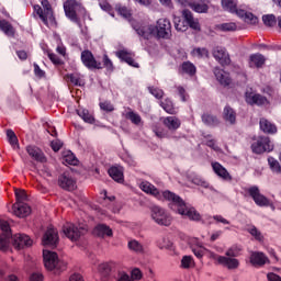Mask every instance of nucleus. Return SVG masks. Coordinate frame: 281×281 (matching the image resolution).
<instances>
[{
	"label": "nucleus",
	"instance_id": "nucleus-46",
	"mask_svg": "<svg viewBox=\"0 0 281 281\" xmlns=\"http://www.w3.org/2000/svg\"><path fill=\"white\" fill-rule=\"evenodd\" d=\"M180 267L181 269H192L194 267V258L192 256H183Z\"/></svg>",
	"mask_w": 281,
	"mask_h": 281
},
{
	"label": "nucleus",
	"instance_id": "nucleus-58",
	"mask_svg": "<svg viewBox=\"0 0 281 281\" xmlns=\"http://www.w3.org/2000/svg\"><path fill=\"white\" fill-rule=\"evenodd\" d=\"M101 10L104 12H108L110 16H115V13L113 12V7L106 1L100 2L99 3Z\"/></svg>",
	"mask_w": 281,
	"mask_h": 281
},
{
	"label": "nucleus",
	"instance_id": "nucleus-2",
	"mask_svg": "<svg viewBox=\"0 0 281 281\" xmlns=\"http://www.w3.org/2000/svg\"><path fill=\"white\" fill-rule=\"evenodd\" d=\"M162 196L166 201H171L172 205L177 206V212L181 216H187L190 221H201V214L194 207L188 209L186 201L181 196L171 191L162 192Z\"/></svg>",
	"mask_w": 281,
	"mask_h": 281
},
{
	"label": "nucleus",
	"instance_id": "nucleus-7",
	"mask_svg": "<svg viewBox=\"0 0 281 281\" xmlns=\"http://www.w3.org/2000/svg\"><path fill=\"white\" fill-rule=\"evenodd\" d=\"M151 218L164 227H170L172 225V216L169 215L161 206L151 207Z\"/></svg>",
	"mask_w": 281,
	"mask_h": 281
},
{
	"label": "nucleus",
	"instance_id": "nucleus-45",
	"mask_svg": "<svg viewBox=\"0 0 281 281\" xmlns=\"http://www.w3.org/2000/svg\"><path fill=\"white\" fill-rule=\"evenodd\" d=\"M126 120H130L132 124L139 126L142 124V116L133 111H130L125 115Z\"/></svg>",
	"mask_w": 281,
	"mask_h": 281
},
{
	"label": "nucleus",
	"instance_id": "nucleus-47",
	"mask_svg": "<svg viewBox=\"0 0 281 281\" xmlns=\"http://www.w3.org/2000/svg\"><path fill=\"white\" fill-rule=\"evenodd\" d=\"M102 69H106V71L113 72L115 70V66H113V61L109 58V55L104 54L102 59Z\"/></svg>",
	"mask_w": 281,
	"mask_h": 281
},
{
	"label": "nucleus",
	"instance_id": "nucleus-17",
	"mask_svg": "<svg viewBox=\"0 0 281 281\" xmlns=\"http://www.w3.org/2000/svg\"><path fill=\"white\" fill-rule=\"evenodd\" d=\"M26 153L37 164H47V156L43 153V149L37 147L36 145L26 146Z\"/></svg>",
	"mask_w": 281,
	"mask_h": 281
},
{
	"label": "nucleus",
	"instance_id": "nucleus-19",
	"mask_svg": "<svg viewBox=\"0 0 281 281\" xmlns=\"http://www.w3.org/2000/svg\"><path fill=\"white\" fill-rule=\"evenodd\" d=\"M13 213L19 218H25L32 214V207L25 202H15L12 206Z\"/></svg>",
	"mask_w": 281,
	"mask_h": 281
},
{
	"label": "nucleus",
	"instance_id": "nucleus-37",
	"mask_svg": "<svg viewBox=\"0 0 281 281\" xmlns=\"http://www.w3.org/2000/svg\"><path fill=\"white\" fill-rule=\"evenodd\" d=\"M140 190H143V192H146V194H151L153 196H159V189L149 182H143L140 184Z\"/></svg>",
	"mask_w": 281,
	"mask_h": 281
},
{
	"label": "nucleus",
	"instance_id": "nucleus-21",
	"mask_svg": "<svg viewBox=\"0 0 281 281\" xmlns=\"http://www.w3.org/2000/svg\"><path fill=\"white\" fill-rule=\"evenodd\" d=\"M212 169L215 172V175L217 177H220V179H222L223 181H233V177L229 173V171H227V169L221 165V162H212Z\"/></svg>",
	"mask_w": 281,
	"mask_h": 281
},
{
	"label": "nucleus",
	"instance_id": "nucleus-24",
	"mask_svg": "<svg viewBox=\"0 0 281 281\" xmlns=\"http://www.w3.org/2000/svg\"><path fill=\"white\" fill-rule=\"evenodd\" d=\"M246 102L247 104H250V106H254V104H256L257 106H263V104H267V99L262 94L246 92Z\"/></svg>",
	"mask_w": 281,
	"mask_h": 281
},
{
	"label": "nucleus",
	"instance_id": "nucleus-25",
	"mask_svg": "<svg viewBox=\"0 0 281 281\" xmlns=\"http://www.w3.org/2000/svg\"><path fill=\"white\" fill-rule=\"evenodd\" d=\"M108 175H110L111 179L116 181V183H124V168L120 166H112L109 168Z\"/></svg>",
	"mask_w": 281,
	"mask_h": 281
},
{
	"label": "nucleus",
	"instance_id": "nucleus-41",
	"mask_svg": "<svg viewBox=\"0 0 281 281\" xmlns=\"http://www.w3.org/2000/svg\"><path fill=\"white\" fill-rule=\"evenodd\" d=\"M154 133L156 135V137H158L159 139H172V137H175L170 131L166 130V128H161V127H156L154 130Z\"/></svg>",
	"mask_w": 281,
	"mask_h": 281
},
{
	"label": "nucleus",
	"instance_id": "nucleus-27",
	"mask_svg": "<svg viewBox=\"0 0 281 281\" xmlns=\"http://www.w3.org/2000/svg\"><path fill=\"white\" fill-rule=\"evenodd\" d=\"M115 55L120 58V60H122V63H126L127 65H130V67H135L136 69H138L139 64H137L135 59H133V55H131V53H128L127 50H117Z\"/></svg>",
	"mask_w": 281,
	"mask_h": 281
},
{
	"label": "nucleus",
	"instance_id": "nucleus-35",
	"mask_svg": "<svg viewBox=\"0 0 281 281\" xmlns=\"http://www.w3.org/2000/svg\"><path fill=\"white\" fill-rule=\"evenodd\" d=\"M221 3L223 10H225V12H229L231 14H234L238 8V2L236 0H222Z\"/></svg>",
	"mask_w": 281,
	"mask_h": 281
},
{
	"label": "nucleus",
	"instance_id": "nucleus-4",
	"mask_svg": "<svg viewBox=\"0 0 281 281\" xmlns=\"http://www.w3.org/2000/svg\"><path fill=\"white\" fill-rule=\"evenodd\" d=\"M42 7L35 4L33 7L34 12L40 16L41 21L46 25V27L56 26V16H54V10L52 9V4L49 0H42Z\"/></svg>",
	"mask_w": 281,
	"mask_h": 281
},
{
	"label": "nucleus",
	"instance_id": "nucleus-18",
	"mask_svg": "<svg viewBox=\"0 0 281 281\" xmlns=\"http://www.w3.org/2000/svg\"><path fill=\"white\" fill-rule=\"evenodd\" d=\"M182 19H184L187 27L194 30V32H201V23L199 22V19L194 18L192 11L184 9L182 11Z\"/></svg>",
	"mask_w": 281,
	"mask_h": 281
},
{
	"label": "nucleus",
	"instance_id": "nucleus-32",
	"mask_svg": "<svg viewBox=\"0 0 281 281\" xmlns=\"http://www.w3.org/2000/svg\"><path fill=\"white\" fill-rule=\"evenodd\" d=\"M180 72L192 78V76H196V66L191 61H183L180 66Z\"/></svg>",
	"mask_w": 281,
	"mask_h": 281
},
{
	"label": "nucleus",
	"instance_id": "nucleus-11",
	"mask_svg": "<svg viewBox=\"0 0 281 281\" xmlns=\"http://www.w3.org/2000/svg\"><path fill=\"white\" fill-rule=\"evenodd\" d=\"M57 183L61 190H66L67 192H74L76 190V180L69 171L59 175Z\"/></svg>",
	"mask_w": 281,
	"mask_h": 281
},
{
	"label": "nucleus",
	"instance_id": "nucleus-55",
	"mask_svg": "<svg viewBox=\"0 0 281 281\" xmlns=\"http://www.w3.org/2000/svg\"><path fill=\"white\" fill-rule=\"evenodd\" d=\"M68 80H70L71 85H75V87H82V79H80V75L78 74L68 75Z\"/></svg>",
	"mask_w": 281,
	"mask_h": 281
},
{
	"label": "nucleus",
	"instance_id": "nucleus-52",
	"mask_svg": "<svg viewBox=\"0 0 281 281\" xmlns=\"http://www.w3.org/2000/svg\"><path fill=\"white\" fill-rule=\"evenodd\" d=\"M173 23L177 32H186V30H188V25L184 24L186 21H181L180 18H175Z\"/></svg>",
	"mask_w": 281,
	"mask_h": 281
},
{
	"label": "nucleus",
	"instance_id": "nucleus-40",
	"mask_svg": "<svg viewBox=\"0 0 281 281\" xmlns=\"http://www.w3.org/2000/svg\"><path fill=\"white\" fill-rule=\"evenodd\" d=\"M262 23L266 27H276L278 25V18L274 14L262 15Z\"/></svg>",
	"mask_w": 281,
	"mask_h": 281
},
{
	"label": "nucleus",
	"instance_id": "nucleus-57",
	"mask_svg": "<svg viewBox=\"0 0 281 281\" xmlns=\"http://www.w3.org/2000/svg\"><path fill=\"white\" fill-rule=\"evenodd\" d=\"M15 199L16 203H23V201H27V193H25V190H15Z\"/></svg>",
	"mask_w": 281,
	"mask_h": 281
},
{
	"label": "nucleus",
	"instance_id": "nucleus-39",
	"mask_svg": "<svg viewBox=\"0 0 281 281\" xmlns=\"http://www.w3.org/2000/svg\"><path fill=\"white\" fill-rule=\"evenodd\" d=\"M240 251H243V246L235 244L226 250L225 256L228 258H238V256H240Z\"/></svg>",
	"mask_w": 281,
	"mask_h": 281
},
{
	"label": "nucleus",
	"instance_id": "nucleus-5",
	"mask_svg": "<svg viewBox=\"0 0 281 281\" xmlns=\"http://www.w3.org/2000/svg\"><path fill=\"white\" fill-rule=\"evenodd\" d=\"M64 12L67 19H69L72 23L80 25V18H78V12L80 14H86L87 9H85L82 3L77 0H66L64 2Z\"/></svg>",
	"mask_w": 281,
	"mask_h": 281
},
{
	"label": "nucleus",
	"instance_id": "nucleus-23",
	"mask_svg": "<svg viewBox=\"0 0 281 281\" xmlns=\"http://www.w3.org/2000/svg\"><path fill=\"white\" fill-rule=\"evenodd\" d=\"M213 74L220 85L223 87H229L232 85V78L229 77V72L221 69L220 67H215Z\"/></svg>",
	"mask_w": 281,
	"mask_h": 281
},
{
	"label": "nucleus",
	"instance_id": "nucleus-30",
	"mask_svg": "<svg viewBox=\"0 0 281 281\" xmlns=\"http://www.w3.org/2000/svg\"><path fill=\"white\" fill-rule=\"evenodd\" d=\"M223 120L228 122V124H236V111L232 106L226 105L223 110Z\"/></svg>",
	"mask_w": 281,
	"mask_h": 281
},
{
	"label": "nucleus",
	"instance_id": "nucleus-50",
	"mask_svg": "<svg viewBox=\"0 0 281 281\" xmlns=\"http://www.w3.org/2000/svg\"><path fill=\"white\" fill-rule=\"evenodd\" d=\"M115 10L120 16H123V19H131L132 14L128 8L122 7V4H116Z\"/></svg>",
	"mask_w": 281,
	"mask_h": 281
},
{
	"label": "nucleus",
	"instance_id": "nucleus-63",
	"mask_svg": "<svg viewBox=\"0 0 281 281\" xmlns=\"http://www.w3.org/2000/svg\"><path fill=\"white\" fill-rule=\"evenodd\" d=\"M144 277V274L142 273V270H139V268H134L131 272V280H142V278Z\"/></svg>",
	"mask_w": 281,
	"mask_h": 281
},
{
	"label": "nucleus",
	"instance_id": "nucleus-43",
	"mask_svg": "<svg viewBox=\"0 0 281 281\" xmlns=\"http://www.w3.org/2000/svg\"><path fill=\"white\" fill-rule=\"evenodd\" d=\"M7 137L9 144H11L12 148H19V137H16V134L12 130L7 131Z\"/></svg>",
	"mask_w": 281,
	"mask_h": 281
},
{
	"label": "nucleus",
	"instance_id": "nucleus-48",
	"mask_svg": "<svg viewBox=\"0 0 281 281\" xmlns=\"http://www.w3.org/2000/svg\"><path fill=\"white\" fill-rule=\"evenodd\" d=\"M192 54L198 58H210V50H207L205 47H196L192 50Z\"/></svg>",
	"mask_w": 281,
	"mask_h": 281
},
{
	"label": "nucleus",
	"instance_id": "nucleus-53",
	"mask_svg": "<svg viewBox=\"0 0 281 281\" xmlns=\"http://www.w3.org/2000/svg\"><path fill=\"white\" fill-rule=\"evenodd\" d=\"M99 272L103 276V278H109L111 273V263H101L99 265Z\"/></svg>",
	"mask_w": 281,
	"mask_h": 281
},
{
	"label": "nucleus",
	"instance_id": "nucleus-22",
	"mask_svg": "<svg viewBox=\"0 0 281 281\" xmlns=\"http://www.w3.org/2000/svg\"><path fill=\"white\" fill-rule=\"evenodd\" d=\"M164 126L167 127V131L172 135V133H177L179 128H181V120L177 116H167L162 120Z\"/></svg>",
	"mask_w": 281,
	"mask_h": 281
},
{
	"label": "nucleus",
	"instance_id": "nucleus-64",
	"mask_svg": "<svg viewBox=\"0 0 281 281\" xmlns=\"http://www.w3.org/2000/svg\"><path fill=\"white\" fill-rule=\"evenodd\" d=\"M116 281H133V279H131V276H128V273L124 271H119Z\"/></svg>",
	"mask_w": 281,
	"mask_h": 281
},
{
	"label": "nucleus",
	"instance_id": "nucleus-12",
	"mask_svg": "<svg viewBox=\"0 0 281 281\" xmlns=\"http://www.w3.org/2000/svg\"><path fill=\"white\" fill-rule=\"evenodd\" d=\"M248 194L251 196L252 201H255L256 205L259 207H269L270 201L269 198L262 195L260 193V189L256 186H252L248 189Z\"/></svg>",
	"mask_w": 281,
	"mask_h": 281
},
{
	"label": "nucleus",
	"instance_id": "nucleus-26",
	"mask_svg": "<svg viewBox=\"0 0 281 281\" xmlns=\"http://www.w3.org/2000/svg\"><path fill=\"white\" fill-rule=\"evenodd\" d=\"M259 126L260 131L266 133V135H276V133H278V126H276V124L271 123L267 119H260Z\"/></svg>",
	"mask_w": 281,
	"mask_h": 281
},
{
	"label": "nucleus",
	"instance_id": "nucleus-61",
	"mask_svg": "<svg viewBox=\"0 0 281 281\" xmlns=\"http://www.w3.org/2000/svg\"><path fill=\"white\" fill-rule=\"evenodd\" d=\"M157 246L159 247V249H170V247H172V243L164 237L162 240L157 241Z\"/></svg>",
	"mask_w": 281,
	"mask_h": 281
},
{
	"label": "nucleus",
	"instance_id": "nucleus-56",
	"mask_svg": "<svg viewBox=\"0 0 281 281\" xmlns=\"http://www.w3.org/2000/svg\"><path fill=\"white\" fill-rule=\"evenodd\" d=\"M48 58L53 65H57L58 67L65 65V61L54 53H48Z\"/></svg>",
	"mask_w": 281,
	"mask_h": 281
},
{
	"label": "nucleus",
	"instance_id": "nucleus-31",
	"mask_svg": "<svg viewBox=\"0 0 281 281\" xmlns=\"http://www.w3.org/2000/svg\"><path fill=\"white\" fill-rule=\"evenodd\" d=\"M210 2H191L189 5L193 12H196L198 14H207L210 12V5H207Z\"/></svg>",
	"mask_w": 281,
	"mask_h": 281
},
{
	"label": "nucleus",
	"instance_id": "nucleus-33",
	"mask_svg": "<svg viewBox=\"0 0 281 281\" xmlns=\"http://www.w3.org/2000/svg\"><path fill=\"white\" fill-rule=\"evenodd\" d=\"M0 30L5 36L14 37V26L8 20H0Z\"/></svg>",
	"mask_w": 281,
	"mask_h": 281
},
{
	"label": "nucleus",
	"instance_id": "nucleus-9",
	"mask_svg": "<svg viewBox=\"0 0 281 281\" xmlns=\"http://www.w3.org/2000/svg\"><path fill=\"white\" fill-rule=\"evenodd\" d=\"M63 232L66 238L76 243V240H80V236H83V234L87 233V229L85 227H78L76 224L67 223L63 226Z\"/></svg>",
	"mask_w": 281,
	"mask_h": 281
},
{
	"label": "nucleus",
	"instance_id": "nucleus-42",
	"mask_svg": "<svg viewBox=\"0 0 281 281\" xmlns=\"http://www.w3.org/2000/svg\"><path fill=\"white\" fill-rule=\"evenodd\" d=\"M127 247L131 251H134L135 254H144V246L135 239L130 240Z\"/></svg>",
	"mask_w": 281,
	"mask_h": 281
},
{
	"label": "nucleus",
	"instance_id": "nucleus-29",
	"mask_svg": "<svg viewBox=\"0 0 281 281\" xmlns=\"http://www.w3.org/2000/svg\"><path fill=\"white\" fill-rule=\"evenodd\" d=\"M201 120L203 124H205V126H211L212 128L221 124V121H218V117L210 113L202 114Z\"/></svg>",
	"mask_w": 281,
	"mask_h": 281
},
{
	"label": "nucleus",
	"instance_id": "nucleus-20",
	"mask_svg": "<svg viewBox=\"0 0 281 281\" xmlns=\"http://www.w3.org/2000/svg\"><path fill=\"white\" fill-rule=\"evenodd\" d=\"M252 267H265L269 262V257L260 251H252L249 257Z\"/></svg>",
	"mask_w": 281,
	"mask_h": 281
},
{
	"label": "nucleus",
	"instance_id": "nucleus-51",
	"mask_svg": "<svg viewBox=\"0 0 281 281\" xmlns=\"http://www.w3.org/2000/svg\"><path fill=\"white\" fill-rule=\"evenodd\" d=\"M99 106L101 111H104L105 113H113V111H115V106L113 105V103H111V101L100 102Z\"/></svg>",
	"mask_w": 281,
	"mask_h": 281
},
{
	"label": "nucleus",
	"instance_id": "nucleus-8",
	"mask_svg": "<svg viewBox=\"0 0 281 281\" xmlns=\"http://www.w3.org/2000/svg\"><path fill=\"white\" fill-rule=\"evenodd\" d=\"M0 229L2 232V234H0V249L1 251H8V247H10V239L12 237L10 223L5 220H0Z\"/></svg>",
	"mask_w": 281,
	"mask_h": 281
},
{
	"label": "nucleus",
	"instance_id": "nucleus-38",
	"mask_svg": "<svg viewBox=\"0 0 281 281\" xmlns=\"http://www.w3.org/2000/svg\"><path fill=\"white\" fill-rule=\"evenodd\" d=\"M77 114L79 115V117H81V120H83V122H86L87 124H94L95 119L93 117V115H91L89 113V110L87 109H79L77 110Z\"/></svg>",
	"mask_w": 281,
	"mask_h": 281
},
{
	"label": "nucleus",
	"instance_id": "nucleus-10",
	"mask_svg": "<svg viewBox=\"0 0 281 281\" xmlns=\"http://www.w3.org/2000/svg\"><path fill=\"white\" fill-rule=\"evenodd\" d=\"M212 56L222 65V67H227L232 65V58H229V53H227V48L223 46H215L212 49Z\"/></svg>",
	"mask_w": 281,
	"mask_h": 281
},
{
	"label": "nucleus",
	"instance_id": "nucleus-44",
	"mask_svg": "<svg viewBox=\"0 0 281 281\" xmlns=\"http://www.w3.org/2000/svg\"><path fill=\"white\" fill-rule=\"evenodd\" d=\"M191 183L194 186H201V188H210V182L205 181L201 176L194 175L191 176Z\"/></svg>",
	"mask_w": 281,
	"mask_h": 281
},
{
	"label": "nucleus",
	"instance_id": "nucleus-13",
	"mask_svg": "<svg viewBox=\"0 0 281 281\" xmlns=\"http://www.w3.org/2000/svg\"><path fill=\"white\" fill-rule=\"evenodd\" d=\"M81 63L87 69H102V63L98 61L89 49L81 52Z\"/></svg>",
	"mask_w": 281,
	"mask_h": 281
},
{
	"label": "nucleus",
	"instance_id": "nucleus-34",
	"mask_svg": "<svg viewBox=\"0 0 281 281\" xmlns=\"http://www.w3.org/2000/svg\"><path fill=\"white\" fill-rule=\"evenodd\" d=\"M249 60H250V67H252V65H254L257 67V69H260V67H262V65H265L267 59H265L262 54L257 53V54L250 55Z\"/></svg>",
	"mask_w": 281,
	"mask_h": 281
},
{
	"label": "nucleus",
	"instance_id": "nucleus-1",
	"mask_svg": "<svg viewBox=\"0 0 281 281\" xmlns=\"http://www.w3.org/2000/svg\"><path fill=\"white\" fill-rule=\"evenodd\" d=\"M133 29L138 34V36H142V38H145V41H150L153 37L168 41L172 37V23H170V20L167 18H160L156 22V25L149 24L139 26L133 24Z\"/></svg>",
	"mask_w": 281,
	"mask_h": 281
},
{
	"label": "nucleus",
	"instance_id": "nucleus-14",
	"mask_svg": "<svg viewBox=\"0 0 281 281\" xmlns=\"http://www.w3.org/2000/svg\"><path fill=\"white\" fill-rule=\"evenodd\" d=\"M215 260L217 265H221V267H224L225 269H228V271H234L240 267V261L234 257H227L217 255L215 257Z\"/></svg>",
	"mask_w": 281,
	"mask_h": 281
},
{
	"label": "nucleus",
	"instance_id": "nucleus-28",
	"mask_svg": "<svg viewBox=\"0 0 281 281\" xmlns=\"http://www.w3.org/2000/svg\"><path fill=\"white\" fill-rule=\"evenodd\" d=\"M94 236H98L99 238H104V236H113V229L109 227L106 224H99L93 229Z\"/></svg>",
	"mask_w": 281,
	"mask_h": 281
},
{
	"label": "nucleus",
	"instance_id": "nucleus-15",
	"mask_svg": "<svg viewBox=\"0 0 281 281\" xmlns=\"http://www.w3.org/2000/svg\"><path fill=\"white\" fill-rule=\"evenodd\" d=\"M42 243L46 247H56L58 245V231L49 226L44 233Z\"/></svg>",
	"mask_w": 281,
	"mask_h": 281
},
{
	"label": "nucleus",
	"instance_id": "nucleus-60",
	"mask_svg": "<svg viewBox=\"0 0 281 281\" xmlns=\"http://www.w3.org/2000/svg\"><path fill=\"white\" fill-rule=\"evenodd\" d=\"M64 161L69 164V166H78V158L74 154H68L64 157Z\"/></svg>",
	"mask_w": 281,
	"mask_h": 281
},
{
	"label": "nucleus",
	"instance_id": "nucleus-3",
	"mask_svg": "<svg viewBox=\"0 0 281 281\" xmlns=\"http://www.w3.org/2000/svg\"><path fill=\"white\" fill-rule=\"evenodd\" d=\"M44 267L47 271H54L55 274L63 273L67 269V262L58 259V254L49 250L43 251Z\"/></svg>",
	"mask_w": 281,
	"mask_h": 281
},
{
	"label": "nucleus",
	"instance_id": "nucleus-6",
	"mask_svg": "<svg viewBox=\"0 0 281 281\" xmlns=\"http://www.w3.org/2000/svg\"><path fill=\"white\" fill-rule=\"evenodd\" d=\"M250 148L255 155H265V153L273 151V143L269 136H255Z\"/></svg>",
	"mask_w": 281,
	"mask_h": 281
},
{
	"label": "nucleus",
	"instance_id": "nucleus-59",
	"mask_svg": "<svg viewBox=\"0 0 281 281\" xmlns=\"http://www.w3.org/2000/svg\"><path fill=\"white\" fill-rule=\"evenodd\" d=\"M148 89L149 93H151V95H154V98L157 100H161V98H164V90L155 87H149Z\"/></svg>",
	"mask_w": 281,
	"mask_h": 281
},
{
	"label": "nucleus",
	"instance_id": "nucleus-36",
	"mask_svg": "<svg viewBox=\"0 0 281 281\" xmlns=\"http://www.w3.org/2000/svg\"><path fill=\"white\" fill-rule=\"evenodd\" d=\"M160 106L169 115H177V109H175V103H172V100L166 99L165 101H161Z\"/></svg>",
	"mask_w": 281,
	"mask_h": 281
},
{
	"label": "nucleus",
	"instance_id": "nucleus-54",
	"mask_svg": "<svg viewBox=\"0 0 281 281\" xmlns=\"http://www.w3.org/2000/svg\"><path fill=\"white\" fill-rule=\"evenodd\" d=\"M237 27L238 26L234 22L223 23L220 25V30H222V32H236Z\"/></svg>",
	"mask_w": 281,
	"mask_h": 281
},
{
	"label": "nucleus",
	"instance_id": "nucleus-16",
	"mask_svg": "<svg viewBox=\"0 0 281 281\" xmlns=\"http://www.w3.org/2000/svg\"><path fill=\"white\" fill-rule=\"evenodd\" d=\"M12 245L15 249H25L26 247H32L33 241L30 236L25 234H15L11 236Z\"/></svg>",
	"mask_w": 281,
	"mask_h": 281
},
{
	"label": "nucleus",
	"instance_id": "nucleus-49",
	"mask_svg": "<svg viewBox=\"0 0 281 281\" xmlns=\"http://www.w3.org/2000/svg\"><path fill=\"white\" fill-rule=\"evenodd\" d=\"M268 164H269L270 169L272 170V172H276L277 175H280L281 166H280V162L278 160H276V158L269 157L268 158Z\"/></svg>",
	"mask_w": 281,
	"mask_h": 281
},
{
	"label": "nucleus",
	"instance_id": "nucleus-62",
	"mask_svg": "<svg viewBox=\"0 0 281 281\" xmlns=\"http://www.w3.org/2000/svg\"><path fill=\"white\" fill-rule=\"evenodd\" d=\"M248 233L252 235L256 240H262V233H260L256 226L248 228Z\"/></svg>",
	"mask_w": 281,
	"mask_h": 281
}]
</instances>
